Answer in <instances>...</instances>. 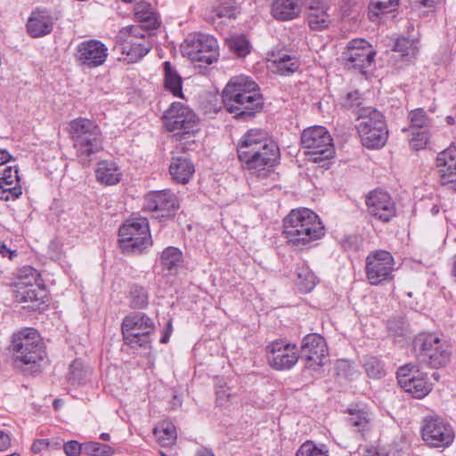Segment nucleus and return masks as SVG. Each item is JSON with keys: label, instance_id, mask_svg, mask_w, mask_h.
Segmentation results:
<instances>
[{"label": "nucleus", "instance_id": "nucleus-1", "mask_svg": "<svg viewBox=\"0 0 456 456\" xmlns=\"http://www.w3.org/2000/svg\"><path fill=\"white\" fill-rule=\"evenodd\" d=\"M237 152L243 167L259 177H265L280 157L277 144L261 129L248 130L240 138Z\"/></svg>", "mask_w": 456, "mask_h": 456}, {"label": "nucleus", "instance_id": "nucleus-2", "mask_svg": "<svg viewBox=\"0 0 456 456\" xmlns=\"http://www.w3.org/2000/svg\"><path fill=\"white\" fill-rule=\"evenodd\" d=\"M223 102L236 118L247 120L263 107V98L257 85L249 77H232L223 91Z\"/></svg>", "mask_w": 456, "mask_h": 456}, {"label": "nucleus", "instance_id": "nucleus-3", "mask_svg": "<svg viewBox=\"0 0 456 456\" xmlns=\"http://www.w3.org/2000/svg\"><path fill=\"white\" fill-rule=\"evenodd\" d=\"M319 216L308 208L293 209L284 219V234L295 246H306L324 236Z\"/></svg>", "mask_w": 456, "mask_h": 456}, {"label": "nucleus", "instance_id": "nucleus-4", "mask_svg": "<svg viewBox=\"0 0 456 456\" xmlns=\"http://www.w3.org/2000/svg\"><path fill=\"white\" fill-rule=\"evenodd\" d=\"M69 134L78 162L88 166L93 156L103 149L100 127L88 118H77L69 122Z\"/></svg>", "mask_w": 456, "mask_h": 456}, {"label": "nucleus", "instance_id": "nucleus-5", "mask_svg": "<svg viewBox=\"0 0 456 456\" xmlns=\"http://www.w3.org/2000/svg\"><path fill=\"white\" fill-rule=\"evenodd\" d=\"M151 37L140 26L121 28L116 37L114 51L121 53L127 62H136L145 56L152 47Z\"/></svg>", "mask_w": 456, "mask_h": 456}, {"label": "nucleus", "instance_id": "nucleus-6", "mask_svg": "<svg viewBox=\"0 0 456 456\" xmlns=\"http://www.w3.org/2000/svg\"><path fill=\"white\" fill-rule=\"evenodd\" d=\"M356 114V128L362 144L370 149L384 146L388 132L382 113L373 108H360Z\"/></svg>", "mask_w": 456, "mask_h": 456}, {"label": "nucleus", "instance_id": "nucleus-7", "mask_svg": "<svg viewBox=\"0 0 456 456\" xmlns=\"http://www.w3.org/2000/svg\"><path fill=\"white\" fill-rule=\"evenodd\" d=\"M301 144L314 163L324 162L332 159L335 155V149L332 138L324 126H315L305 129L301 134Z\"/></svg>", "mask_w": 456, "mask_h": 456}, {"label": "nucleus", "instance_id": "nucleus-8", "mask_svg": "<svg viewBox=\"0 0 456 456\" xmlns=\"http://www.w3.org/2000/svg\"><path fill=\"white\" fill-rule=\"evenodd\" d=\"M413 347L419 352L421 361L432 368L444 367L451 360V346L434 333L419 334L413 341Z\"/></svg>", "mask_w": 456, "mask_h": 456}, {"label": "nucleus", "instance_id": "nucleus-9", "mask_svg": "<svg viewBox=\"0 0 456 456\" xmlns=\"http://www.w3.org/2000/svg\"><path fill=\"white\" fill-rule=\"evenodd\" d=\"M12 350L16 361L24 364L43 361L46 354L38 332L32 328L23 329L12 336Z\"/></svg>", "mask_w": 456, "mask_h": 456}, {"label": "nucleus", "instance_id": "nucleus-10", "mask_svg": "<svg viewBox=\"0 0 456 456\" xmlns=\"http://www.w3.org/2000/svg\"><path fill=\"white\" fill-rule=\"evenodd\" d=\"M118 241L123 251L141 253L151 244L147 218L138 216L128 219L118 231Z\"/></svg>", "mask_w": 456, "mask_h": 456}, {"label": "nucleus", "instance_id": "nucleus-11", "mask_svg": "<svg viewBox=\"0 0 456 456\" xmlns=\"http://www.w3.org/2000/svg\"><path fill=\"white\" fill-rule=\"evenodd\" d=\"M39 273L30 267H24L20 271L19 281L16 284V297L18 301L34 304L31 308L39 309L45 303L47 293L42 285Z\"/></svg>", "mask_w": 456, "mask_h": 456}, {"label": "nucleus", "instance_id": "nucleus-12", "mask_svg": "<svg viewBox=\"0 0 456 456\" xmlns=\"http://www.w3.org/2000/svg\"><path fill=\"white\" fill-rule=\"evenodd\" d=\"M153 321L142 313H134L123 320L121 330L126 344L146 347L150 344V335L154 331Z\"/></svg>", "mask_w": 456, "mask_h": 456}, {"label": "nucleus", "instance_id": "nucleus-13", "mask_svg": "<svg viewBox=\"0 0 456 456\" xmlns=\"http://www.w3.org/2000/svg\"><path fill=\"white\" fill-rule=\"evenodd\" d=\"M375 55L376 52L368 41L363 38H354L347 43L341 60L347 69L358 70L364 74L374 63Z\"/></svg>", "mask_w": 456, "mask_h": 456}, {"label": "nucleus", "instance_id": "nucleus-14", "mask_svg": "<svg viewBox=\"0 0 456 456\" xmlns=\"http://www.w3.org/2000/svg\"><path fill=\"white\" fill-rule=\"evenodd\" d=\"M183 54L191 61L211 64L219 56L216 39L210 35L198 34L187 38L182 45Z\"/></svg>", "mask_w": 456, "mask_h": 456}, {"label": "nucleus", "instance_id": "nucleus-15", "mask_svg": "<svg viewBox=\"0 0 456 456\" xmlns=\"http://www.w3.org/2000/svg\"><path fill=\"white\" fill-rule=\"evenodd\" d=\"M395 259L387 250L370 252L365 261L366 277L371 285H379L394 278Z\"/></svg>", "mask_w": 456, "mask_h": 456}, {"label": "nucleus", "instance_id": "nucleus-16", "mask_svg": "<svg viewBox=\"0 0 456 456\" xmlns=\"http://www.w3.org/2000/svg\"><path fill=\"white\" fill-rule=\"evenodd\" d=\"M163 123L167 130L177 131V134H187L198 131V119L195 113L180 102H173L164 112Z\"/></svg>", "mask_w": 456, "mask_h": 456}, {"label": "nucleus", "instance_id": "nucleus-17", "mask_svg": "<svg viewBox=\"0 0 456 456\" xmlns=\"http://www.w3.org/2000/svg\"><path fill=\"white\" fill-rule=\"evenodd\" d=\"M407 119L409 126L403 127V132H408L410 146L416 151L424 149L430 138V128L433 120L422 108L409 112Z\"/></svg>", "mask_w": 456, "mask_h": 456}, {"label": "nucleus", "instance_id": "nucleus-18", "mask_svg": "<svg viewBox=\"0 0 456 456\" xmlns=\"http://www.w3.org/2000/svg\"><path fill=\"white\" fill-rule=\"evenodd\" d=\"M423 440L431 447H447L454 439L451 425L439 417H427L421 428Z\"/></svg>", "mask_w": 456, "mask_h": 456}, {"label": "nucleus", "instance_id": "nucleus-19", "mask_svg": "<svg viewBox=\"0 0 456 456\" xmlns=\"http://www.w3.org/2000/svg\"><path fill=\"white\" fill-rule=\"evenodd\" d=\"M265 353L268 363L277 370H289L298 361L297 346L283 340H275L268 344Z\"/></svg>", "mask_w": 456, "mask_h": 456}, {"label": "nucleus", "instance_id": "nucleus-20", "mask_svg": "<svg viewBox=\"0 0 456 456\" xmlns=\"http://www.w3.org/2000/svg\"><path fill=\"white\" fill-rule=\"evenodd\" d=\"M396 375L401 387L415 398L425 397L432 389V385L426 380L413 363L399 368Z\"/></svg>", "mask_w": 456, "mask_h": 456}, {"label": "nucleus", "instance_id": "nucleus-21", "mask_svg": "<svg viewBox=\"0 0 456 456\" xmlns=\"http://www.w3.org/2000/svg\"><path fill=\"white\" fill-rule=\"evenodd\" d=\"M369 214L383 223L389 222L396 213L395 203L385 191L373 190L366 196L365 200Z\"/></svg>", "mask_w": 456, "mask_h": 456}, {"label": "nucleus", "instance_id": "nucleus-22", "mask_svg": "<svg viewBox=\"0 0 456 456\" xmlns=\"http://www.w3.org/2000/svg\"><path fill=\"white\" fill-rule=\"evenodd\" d=\"M301 355L309 369L315 370L323 365V360L328 355L324 338L316 333L306 335L302 340Z\"/></svg>", "mask_w": 456, "mask_h": 456}, {"label": "nucleus", "instance_id": "nucleus-23", "mask_svg": "<svg viewBox=\"0 0 456 456\" xmlns=\"http://www.w3.org/2000/svg\"><path fill=\"white\" fill-rule=\"evenodd\" d=\"M75 56L82 65L98 67L106 61L108 49L101 41L86 40L77 45Z\"/></svg>", "mask_w": 456, "mask_h": 456}, {"label": "nucleus", "instance_id": "nucleus-24", "mask_svg": "<svg viewBox=\"0 0 456 456\" xmlns=\"http://www.w3.org/2000/svg\"><path fill=\"white\" fill-rule=\"evenodd\" d=\"M145 201L148 210L165 212L161 217H171L179 208L177 197L170 190L151 191L146 196Z\"/></svg>", "mask_w": 456, "mask_h": 456}, {"label": "nucleus", "instance_id": "nucleus-25", "mask_svg": "<svg viewBox=\"0 0 456 456\" xmlns=\"http://www.w3.org/2000/svg\"><path fill=\"white\" fill-rule=\"evenodd\" d=\"M240 12V5L235 0H219L206 8L204 19L212 23H222L224 20L235 19Z\"/></svg>", "mask_w": 456, "mask_h": 456}, {"label": "nucleus", "instance_id": "nucleus-26", "mask_svg": "<svg viewBox=\"0 0 456 456\" xmlns=\"http://www.w3.org/2000/svg\"><path fill=\"white\" fill-rule=\"evenodd\" d=\"M346 412L348 413L347 423L354 428V431L359 433L362 438L371 429L372 413L364 405H351Z\"/></svg>", "mask_w": 456, "mask_h": 456}, {"label": "nucleus", "instance_id": "nucleus-27", "mask_svg": "<svg viewBox=\"0 0 456 456\" xmlns=\"http://www.w3.org/2000/svg\"><path fill=\"white\" fill-rule=\"evenodd\" d=\"M0 188L4 192L8 193L5 200L17 199L21 193L20 177L16 166L4 165L0 167Z\"/></svg>", "mask_w": 456, "mask_h": 456}, {"label": "nucleus", "instance_id": "nucleus-28", "mask_svg": "<svg viewBox=\"0 0 456 456\" xmlns=\"http://www.w3.org/2000/svg\"><path fill=\"white\" fill-rule=\"evenodd\" d=\"M194 172V165L185 154L173 155L169 166V173L175 182L186 184Z\"/></svg>", "mask_w": 456, "mask_h": 456}, {"label": "nucleus", "instance_id": "nucleus-29", "mask_svg": "<svg viewBox=\"0 0 456 456\" xmlns=\"http://www.w3.org/2000/svg\"><path fill=\"white\" fill-rule=\"evenodd\" d=\"M53 28V17L46 11L33 12L27 22L28 33L32 37H40L51 33Z\"/></svg>", "mask_w": 456, "mask_h": 456}, {"label": "nucleus", "instance_id": "nucleus-30", "mask_svg": "<svg viewBox=\"0 0 456 456\" xmlns=\"http://www.w3.org/2000/svg\"><path fill=\"white\" fill-rule=\"evenodd\" d=\"M301 12L299 0H274L272 4L271 13L278 20H290Z\"/></svg>", "mask_w": 456, "mask_h": 456}, {"label": "nucleus", "instance_id": "nucleus-31", "mask_svg": "<svg viewBox=\"0 0 456 456\" xmlns=\"http://www.w3.org/2000/svg\"><path fill=\"white\" fill-rule=\"evenodd\" d=\"M97 180L106 185H114L121 180L122 173L114 161L103 160L95 170Z\"/></svg>", "mask_w": 456, "mask_h": 456}, {"label": "nucleus", "instance_id": "nucleus-32", "mask_svg": "<svg viewBox=\"0 0 456 456\" xmlns=\"http://www.w3.org/2000/svg\"><path fill=\"white\" fill-rule=\"evenodd\" d=\"M159 260L164 271L176 274L183 262V252L176 247H167L162 251Z\"/></svg>", "mask_w": 456, "mask_h": 456}, {"label": "nucleus", "instance_id": "nucleus-33", "mask_svg": "<svg viewBox=\"0 0 456 456\" xmlns=\"http://www.w3.org/2000/svg\"><path fill=\"white\" fill-rule=\"evenodd\" d=\"M163 68L165 88L172 93L174 96L183 97V80L180 74L169 61H165L163 63Z\"/></svg>", "mask_w": 456, "mask_h": 456}, {"label": "nucleus", "instance_id": "nucleus-34", "mask_svg": "<svg viewBox=\"0 0 456 456\" xmlns=\"http://www.w3.org/2000/svg\"><path fill=\"white\" fill-rule=\"evenodd\" d=\"M158 444L163 447L173 445L177 438L176 429L173 423L164 420L153 430Z\"/></svg>", "mask_w": 456, "mask_h": 456}, {"label": "nucleus", "instance_id": "nucleus-35", "mask_svg": "<svg viewBox=\"0 0 456 456\" xmlns=\"http://www.w3.org/2000/svg\"><path fill=\"white\" fill-rule=\"evenodd\" d=\"M134 11L136 19L145 23L149 28H157L159 27L158 15L150 4L138 2L135 4Z\"/></svg>", "mask_w": 456, "mask_h": 456}, {"label": "nucleus", "instance_id": "nucleus-36", "mask_svg": "<svg viewBox=\"0 0 456 456\" xmlns=\"http://www.w3.org/2000/svg\"><path fill=\"white\" fill-rule=\"evenodd\" d=\"M329 8L313 9L308 11L307 22L311 29L322 30L329 27L330 18L328 14Z\"/></svg>", "mask_w": 456, "mask_h": 456}, {"label": "nucleus", "instance_id": "nucleus-37", "mask_svg": "<svg viewBox=\"0 0 456 456\" xmlns=\"http://www.w3.org/2000/svg\"><path fill=\"white\" fill-rule=\"evenodd\" d=\"M438 172L441 178L444 175H450L456 171V155L452 154V149L440 152L436 159Z\"/></svg>", "mask_w": 456, "mask_h": 456}, {"label": "nucleus", "instance_id": "nucleus-38", "mask_svg": "<svg viewBox=\"0 0 456 456\" xmlns=\"http://www.w3.org/2000/svg\"><path fill=\"white\" fill-rule=\"evenodd\" d=\"M91 375L89 369L86 368L82 362L75 360L70 364L68 379L72 385H81Z\"/></svg>", "mask_w": 456, "mask_h": 456}, {"label": "nucleus", "instance_id": "nucleus-39", "mask_svg": "<svg viewBox=\"0 0 456 456\" xmlns=\"http://www.w3.org/2000/svg\"><path fill=\"white\" fill-rule=\"evenodd\" d=\"M297 276V285L303 293H308L314 288L316 277L307 267H298Z\"/></svg>", "mask_w": 456, "mask_h": 456}, {"label": "nucleus", "instance_id": "nucleus-40", "mask_svg": "<svg viewBox=\"0 0 456 456\" xmlns=\"http://www.w3.org/2000/svg\"><path fill=\"white\" fill-rule=\"evenodd\" d=\"M273 64L280 75L287 76L294 73L299 68V61L296 57L283 54L273 61Z\"/></svg>", "mask_w": 456, "mask_h": 456}, {"label": "nucleus", "instance_id": "nucleus-41", "mask_svg": "<svg viewBox=\"0 0 456 456\" xmlns=\"http://www.w3.org/2000/svg\"><path fill=\"white\" fill-rule=\"evenodd\" d=\"M84 453L88 456H110L114 453V450L105 444L98 442L84 443Z\"/></svg>", "mask_w": 456, "mask_h": 456}, {"label": "nucleus", "instance_id": "nucleus-42", "mask_svg": "<svg viewBox=\"0 0 456 456\" xmlns=\"http://www.w3.org/2000/svg\"><path fill=\"white\" fill-rule=\"evenodd\" d=\"M230 50L239 57H244L249 53V43L244 36H237L227 41Z\"/></svg>", "mask_w": 456, "mask_h": 456}, {"label": "nucleus", "instance_id": "nucleus-43", "mask_svg": "<svg viewBox=\"0 0 456 456\" xmlns=\"http://www.w3.org/2000/svg\"><path fill=\"white\" fill-rule=\"evenodd\" d=\"M394 51L399 53L402 57H414L418 53V48L412 41L402 37L395 42Z\"/></svg>", "mask_w": 456, "mask_h": 456}, {"label": "nucleus", "instance_id": "nucleus-44", "mask_svg": "<svg viewBox=\"0 0 456 456\" xmlns=\"http://www.w3.org/2000/svg\"><path fill=\"white\" fill-rule=\"evenodd\" d=\"M148 303L146 290L141 286H133L130 289V304L134 308H142Z\"/></svg>", "mask_w": 456, "mask_h": 456}, {"label": "nucleus", "instance_id": "nucleus-45", "mask_svg": "<svg viewBox=\"0 0 456 456\" xmlns=\"http://www.w3.org/2000/svg\"><path fill=\"white\" fill-rule=\"evenodd\" d=\"M367 375L372 379H380L385 375L381 362L376 357H369L364 362Z\"/></svg>", "mask_w": 456, "mask_h": 456}, {"label": "nucleus", "instance_id": "nucleus-46", "mask_svg": "<svg viewBox=\"0 0 456 456\" xmlns=\"http://www.w3.org/2000/svg\"><path fill=\"white\" fill-rule=\"evenodd\" d=\"M336 369L337 374L345 379H351L356 373L353 363L347 360H338Z\"/></svg>", "mask_w": 456, "mask_h": 456}, {"label": "nucleus", "instance_id": "nucleus-47", "mask_svg": "<svg viewBox=\"0 0 456 456\" xmlns=\"http://www.w3.org/2000/svg\"><path fill=\"white\" fill-rule=\"evenodd\" d=\"M373 9L381 13H387L394 11L398 5V0H373L371 2Z\"/></svg>", "mask_w": 456, "mask_h": 456}, {"label": "nucleus", "instance_id": "nucleus-48", "mask_svg": "<svg viewBox=\"0 0 456 456\" xmlns=\"http://www.w3.org/2000/svg\"><path fill=\"white\" fill-rule=\"evenodd\" d=\"M296 456H328V454L316 448L312 443H305L300 446Z\"/></svg>", "mask_w": 456, "mask_h": 456}, {"label": "nucleus", "instance_id": "nucleus-49", "mask_svg": "<svg viewBox=\"0 0 456 456\" xmlns=\"http://www.w3.org/2000/svg\"><path fill=\"white\" fill-rule=\"evenodd\" d=\"M361 97L358 91H353L346 94V95L342 99V105L346 108L352 109V108H358V110L361 107Z\"/></svg>", "mask_w": 456, "mask_h": 456}, {"label": "nucleus", "instance_id": "nucleus-50", "mask_svg": "<svg viewBox=\"0 0 456 456\" xmlns=\"http://www.w3.org/2000/svg\"><path fill=\"white\" fill-rule=\"evenodd\" d=\"M84 444H79L76 440H71L63 444V450L67 456H79L84 453Z\"/></svg>", "mask_w": 456, "mask_h": 456}, {"label": "nucleus", "instance_id": "nucleus-51", "mask_svg": "<svg viewBox=\"0 0 456 456\" xmlns=\"http://www.w3.org/2000/svg\"><path fill=\"white\" fill-rule=\"evenodd\" d=\"M305 4L308 11L330 7L329 0H305Z\"/></svg>", "mask_w": 456, "mask_h": 456}, {"label": "nucleus", "instance_id": "nucleus-52", "mask_svg": "<svg viewBox=\"0 0 456 456\" xmlns=\"http://www.w3.org/2000/svg\"><path fill=\"white\" fill-rule=\"evenodd\" d=\"M229 387H223L220 386L216 390V400L219 404L223 405L225 402L230 401L231 393Z\"/></svg>", "mask_w": 456, "mask_h": 456}, {"label": "nucleus", "instance_id": "nucleus-53", "mask_svg": "<svg viewBox=\"0 0 456 456\" xmlns=\"http://www.w3.org/2000/svg\"><path fill=\"white\" fill-rule=\"evenodd\" d=\"M441 183L447 186L449 190L456 191V171L450 175H444Z\"/></svg>", "mask_w": 456, "mask_h": 456}, {"label": "nucleus", "instance_id": "nucleus-54", "mask_svg": "<svg viewBox=\"0 0 456 456\" xmlns=\"http://www.w3.org/2000/svg\"><path fill=\"white\" fill-rule=\"evenodd\" d=\"M48 445H49V442L47 440L38 439L33 443V444L31 446V450L34 453H38L42 450L45 449Z\"/></svg>", "mask_w": 456, "mask_h": 456}, {"label": "nucleus", "instance_id": "nucleus-55", "mask_svg": "<svg viewBox=\"0 0 456 456\" xmlns=\"http://www.w3.org/2000/svg\"><path fill=\"white\" fill-rule=\"evenodd\" d=\"M11 445V439L7 434L0 431V451L8 449Z\"/></svg>", "mask_w": 456, "mask_h": 456}, {"label": "nucleus", "instance_id": "nucleus-56", "mask_svg": "<svg viewBox=\"0 0 456 456\" xmlns=\"http://www.w3.org/2000/svg\"><path fill=\"white\" fill-rule=\"evenodd\" d=\"M363 456H387V454L376 447L370 446L363 450Z\"/></svg>", "mask_w": 456, "mask_h": 456}, {"label": "nucleus", "instance_id": "nucleus-57", "mask_svg": "<svg viewBox=\"0 0 456 456\" xmlns=\"http://www.w3.org/2000/svg\"><path fill=\"white\" fill-rule=\"evenodd\" d=\"M11 161H12L11 154L7 151L0 149V167H2L4 165H8V163ZM12 161H14V160L12 159Z\"/></svg>", "mask_w": 456, "mask_h": 456}, {"label": "nucleus", "instance_id": "nucleus-58", "mask_svg": "<svg viewBox=\"0 0 456 456\" xmlns=\"http://www.w3.org/2000/svg\"><path fill=\"white\" fill-rule=\"evenodd\" d=\"M172 332V323L169 321L167 324V328L165 330L164 335L160 338L161 343H167L169 340L170 334Z\"/></svg>", "mask_w": 456, "mask_h": 456}, {"label": "nucleus", "instance_id": "nucleus-59", "mask_svg": "<svg viewBox=\"0 0 456 456\" xmlns=\"http://www.w3.org/2000/svg\"><path fill=\"white\" fill-rule=\"evenodd\" d=\"M416 3H419L421 6L424 7H434L439 0H415Z\"/></svg>", "mask_w": 456, "mask_h": 456}, {"label": "nucleus", "instance_id": "nucleus-60", "mask_svg": "<svg viewBox=\"0 0 456 456\" xmlns=\"http://www.w3.org/2000/svg\"><path fill=\"white\" fill-rule=\"evenodd\" d=\"M195 456H215L214 453L208 449H200L196 452Z\"/></svg>", "mask_w": 456, "mask_h": 456}, {"label": "nucleus", "instance_id": "nucleus-61", "mask_svg": "<svg viewBox=\"0 0 456 456\" xmlns=\"http://www.w3.org/2000/svg\"><path fill=\"white\" fill-rule=\"evenodd\" d=\"M452 275L456 279V255L454 256V260L452 267Z\"/></svg>", "mask_w": 456, "mask_h": 456}, {"label": "nucleus", "instance_id": "nucleus-62", "mask_svg": "<svg viewBox=\"0 0 456 456\" xmlns=\"http://www.w3.org/2000/svg\"><path fill=\"white\" fill-rule=\"evenodd\" d=\"M100 438L103 441H109L110 439V436L108 433H102L101 434Z\"/></svg>", "mask_w": 456, "mask_h": 456}, {"label": "nucleus", "instance_id": "nucleus-63", "mask_svg": "<svg viewBox=\"0 0 456 456\" xmlns=\"http://www.w3.org/2000/svg\"><path fill=\"white\" fill-rule=\"evenodd\" d=\"M446 121H447V123L449 125H453L454 124V118L452 116L446 117Z\"/></svg>", "mask_w": 456, "mask_h": 456}, {"label": "nucleus", "instance_id": "nucleus-64", "mask_svg": "<svg viewBox=\"0 0 456 456\" xmlns=\"http://www.w3.org/2000/svg\"><path fill=\"white\" fill-rule=\"evenodd\" d=\"M61 403V400L56 399V400L53 402L54 408H55V409H58V408L60 407Z\"/></svg>", "mask_w": 456, "mask_h": 456}]
</instances>
